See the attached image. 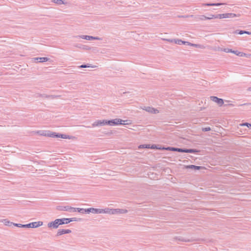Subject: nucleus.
I'll return each instance as SVG.
<instances>
[{"instance_id":"nucleus-15","label":"nucleus","mask_w":251,"mask_h":251,"mask_svg":"<svg viewBox=\"0 0 251 251\" xmlns=\"http://www.w3.org/2000/svg\"><path fill=\"white\" fill-rule=\"evenodd\" d=\"M167 150L177 151L179 152H184V148H178L175 147H168L166 149Z\"/></svg>"},{"instance_id":"nucleus-45","label":"nucleus","mask_w":251,"mask_h":251,"mask_svg":"<svg viewBox=\"0 0 251 251\" xmlns=\"http://www.w3.org/2000/svg\"><path fill=\"white\" fill-rule=\"evenodd\" d=\"M223 50H224V49H222L221 48H218V50H219V51H223Z\"/></svg>"},{"instance_id":"nucleus-38","label":"nucleus","mask_w":251,"mask_h":251,"mask_svg":"<svg viewBox=\"0 0 251 251\" xmlns=\"http://www.w3.org/2000/svg\"><path fill=\"white\" fill-rule=\"evenodd\" d=\"M202 130L203 131H209L211 130V128L210 127H203L202 128Z\"/></svg>"},{"instance_id":"nucleus-16","label":"nucleus","mask_w":251,"mask_h":251,"mask_svg":"<svg viewBox=\"0 0 251 251\" xmlns=\"http://www.w3.org/2000/svg\"><path fill=\"white\" fill-rule=\"evenodd\" d=\"M233 33L234 34H240V35H242V34H243L245 33L249 34V35L251 34V32L247 31H245V30H238V29L235 30Z\"/></svg>"},{"instance_id":"nucleus-22","label":"nucleus","mask_w":251,"mask_h":251,"mask_svg":"<svg viewBox=\"0 0 251 251\" xmlns=\"http://www.w3.org/2000/svg\"><path fill=\"white\" fill-rule=\"evenodd\" d=\"M224 4H225V3H207L204 4V5L206 6H220Z\"/></svg>"},{"instance_id":"nucleus-9","label":"nucleus","mask_w":251,"mask_h":251,"mask_svg":"<svg viewBox=\"0 0 251 251\" xmlns=\"http://www.w3.org/2000/svg\"><path fill=\"white\" fill-rule=\"evenodd\" d=\"M143 109L151 113L157 114L159 113L158 110L150 106H145Z\"/></svg>"},{"instance_id":"nucleus-48","label":"nucleus","mask_w":251,"mask_h":251,"mask_svg":"<svg viewBox=\"0 0 251 251\" xmlns=\"http://www.w3.org/2000/svg\"><path fill=\"white\" fill-rule=\"evenodd\" d=\"M193 16H193V15H190V17H193Z\"/></svg>"},{"instance_id":"nucleus-8","label":"nucleus","mask_w":251,"mask_h":251,"mask_svg":"<svg viewBox=\"0 0 251 251\" xmlns=\"http://www.w3.org/2000/svg\"><path fill=\"white\" fill-rule=\"evenodd\" d=\"M76 38H80L82 39H84L87 40H101V38L98 37H93L92 36L89 35H80V36H77L75 37Z\"/></svg>"},{"instance_id":"nucleus-42","label":"nucleus","mask_w":251,"mask_h":251,"mask_svg":"<svg viewBox=\"0 0 251 251\" xmlns=\"http://www.w3.org/2000/svg\"><path fill=\"white\" fill-rule=\"evenodd\" d=\"M226 18H230L229 16H230V13H226Z\"/></svg>"},{"instance_id":"nucleus-21","label":"nucleus","mask_w":251,"mask_h":251,"mask_svg":"<svg viewBox=\"0 0 251 251\" xmlns=\"http://www.w3.org/2000/svg\"><path fill=\"white\" fill-rule=\"evenodd\" d=\"M77 211L81 213H86V209L80 208H75V210H73V212Z\"/></svg>"},{"instance_id":"nucleus-14","label":"nucleus","mask_w":251,"mask_h":251,"mask_svg":"<svg viewBox=\"0 0 251 251\" xmlns=\"http://www.w3.org/2000/svg\"><path fill=\"white\" fill-rule=\"evenodd\" d=\"M234 54L241 57H245L246 58H251V54H247L242 52L238 51V50H235Z\"/></svg>"},{"instance_id":"nucleus-26","label":"nucleus","mask_w":251,"mask_h":251,"mask_svg":"<svg viewBox=\"0 0 251 251\" xmlns=\"http://www.w3.org/2000/svg\"><path fill=\"white\" fill-rule=\"evenodd\" d=\"M211 16H212V19H213V18L223 19L224 18L223 14H218V15H212L211 14Z\"/></svg>"},{"instance_id":"nucleus-4","label":"nucleus","mask_w":251,"mask_h":251,"mask_svg":"<svg viewBox=\"0 0 251 251\" xmlns=\"http://www.w3.org/2000/svg\"><path fill=\"white\" fill-rule=\"evenodd\" d=\"M175 43L178 45L184 44L195 47H199L200 46V45L191 43L189 42L183 41L180 39H175Z\"/></svg>"},{"instance_id":"nucleus-34","label":"nucleus","mask_w":251,"mask_h":251,"mask_svg":"<svg viewBox=\"0 0 251 251\" xmlns=\"http://www.w3.org/2000/svg\"><path fill=\"white\" fill-rule=\"evenodd\" d=\"M139 148H147V149H149L150 148V145H140L139 147Z\"/></svg>"},{"instance_id":"nucleus-17","label":"nucleus","mask_w":251,"mask_h":251,"mask_svg":"<svg viewBox=\"0 0 251 251\" xmlns=\"http://www.w3.org/2000/svg\"><path fill=\"white\" fill-rule=\"evenodd\" d=\"M185 168L186 169H191L199 170H200L201 168H202V167L195 166L194 165H190L185 166Z\"/></svg>"},{"instance_id":"nucleus-39","label":"nucleus","mask_w":251,"mask_h":251,"mask_svg":"<svg viewBox=\"0 0 251 251\" xmlns=\"http://www.w3.org/2000/svg\"><path fill=\"white\" fill-rule=\"evenodd\" d=\"M162 39L165 41H167L168 42H170V43H173V42L175 43V39H164V38Z\"/></svg>"},{"instance_id":"nucleus-30","label":"nucleus","mask_w":251,"mask_h":251,"mask_svg":"<svg viewBox=\"0 0 251 251\" xmlns=\"http://www.w3.org/2000/svg\"><path fill=\"white\" fill-rule=\"evenodd\" d=\"M80 220H81L80 219H78L77 218L74 217V218H68V222H69V223H70L71 222L78 221H80Z\"/></svg>"},{"instance_id":"nucleus-44","label":"nucleus","mask_w":251,"mask_h":251,"mask_svg":"<svg viewBox=\"0 0 251 251\" xmlns=\"http://www.w3.org/2000/svg\"><path fill=\"white\" fill-rule=\"evenodd\" d=\"M156 148V145H153L151 146V149H155Z\"/></svg>"},{"instance_id":"nucleus-2","label":"nucleus","mask_w":251,"mask_h":251,"mask_svg":"<svg viewBox=\"0 0 251 251\" xmlns=\"http://www.w3.org/2000/svg\"><path fill=\"white\" fill-rule=\"evenodd\" d=\"M48 137L53 138H61L63 139H71V136L64 134L58 133L54 132L49 131L47 134Z\"/></svg>"},{"instance_id":"nucleus-13","label":"nucleus","mask_w":251,"mask_h":251,"mask_svg":"<svg viewBox=\"0 0 251 251\" xmlns=\"http://www.w3.org/2000/svg\"><path fill=\"white\" fill-rule=\"evenodd\" d=\"M100 212H101L100 208H89L86 209V213H100Z\"/></svg>"},{"instance_id":"nucleus-37","label":"nucleus","mask_w":251,"mask_h":251,"mask_svg":"<svg viewBox=\"0 0 251 251\" xmlns=\"http://www.w3.org/2000/svg\"><path fill=\"white\" fill-rule=\"evenodd\" d=\"M90 66L89 64H83L79 66L80 68H88L90 67Z\"/></svg>"},{"instance_id":"nucleus-25","label":"nucleus","mask_w":251,"mask_h":251,"mask_svg":"<svg viewBox=\"0 0 251 251\" xmlns=\"http://www.w3.org/2000/svg\"><path fill=\"white\" fill-rule=\"evenodd\" d=\"M49 132V131H46V130H42V131H39L38 132V133L44 136H47L48 133Z\"/></svg>"},{"instance_id":"nucleus-29","label":"nucleus","mask_w":251,"mask_h":251,"mask_svg":"<svg viewBox=\"0 0 251 251\" xmlns=\"http://www.w3.org/2000/svg\"><path fill=\"white\" fill-rule=\"evenodd\" d=\"M223 51H224L225 52H231V53H233L234 54L235 50H233L231 49H229L228 48H225V49H224Z\"/></svg>"},{"instance_id":"nucleus-28","label":"nucleus","mask_w":251,"mask_h":251,"mask_svg":"<svg viewBox=\"0 0 251 251\" xmlns=\"http://www.w3.org/2000/svg\"><path fill=\"white\" fill-rule=\"evenodd\" d=\"M52 1L58 5H61L64 3L62 0H52Z\"/></svg>"},{"instance_id":"nucleus-5","label":"nucleus","mask_w":251,"mask_h":251,"mask_svg":"<svg viewBox=\"0 0 251 251\" xmlns=\"http://www.w3.org/2000/svg\"><path fill=\"white\" fill-rule=\"evenodd\" d=\"M58 219H55L54 221L49 222L48 224V227L50 228L56 229L60 225Z\"/></svg>"},{"instance_id":"nucleus-32","label":"nucleus","mask_w":251,"mask_h":251,"mask_svg":"<svg viewBox=\"0 0 251 251\" xmlns=\"http://www.w3.org/2000/svg\"><path fill=\"white\" fill-rule=\"evenodd\" d=\"M119 214H125L128 212V211L126 209H119Z\"/></svg>"},{"instance_id":"nucleus-47","label":"nucleus","mask_w":251,"mask_h":251,"mask_svg":"<svg viewBox=\"0 0 251 251\" xmlns=\"http://www.w3.org/2000/svg\"><path fill=\"white\" fill-rule=\"evenodd\" d=\"M248 90L251 91V87L248 88Z\"/></svg>"},{"instance_id":"nucleus-3","label":"nucleus","mask_w":251,"mask_h":251,"mask_svg":"<svg viewBox=\"0 0 251 251\" xmlns=\"http://www.w3.org/2000/svg\"><path fill=\"white\" fill-rule=\"evenodd\" d=\"M43 222L39 221V222H32L28 224L24 225V226H22L23 227H26V228H36L40 226H41L43 225Z\"/></svg>"},{"instance_id":"nucleus-20","label":"nucleus","mask_w":251,"mask_h":251,"mask_svg":"<svg viewBox=\"0 0 251 251\" xmlns=\"http://www.w3.org/2000/svg\"><path fill=\"white\" fill-rule=\"evenodd\" d=\"M58 220L59 221H60L59 222L60 225L67 224L69 223V222H68V218L58 219Z\"/></svg>"},{"instance_id":"nucleus-19","label":"nucleus","mask_w":251,"mask_h":251,"mask_svg":"<svg viewBox=\"0 0 251 251\" xmlns=\"http://www.w3.org/2000/svg\"><path fill=\"white\" fill-rule=\"evenodd\" d=\"M113 209H110V208H105V209H100V213H108L110 214H113Z\"/></svg>"},{"instance_id":"nucleus-18","label":"nucleus","mask_w":251,"mask_h":251,"mask_svg":"<svg viewBox=\"0 0 251 251\" xmlns=\"http://www.w3.org/2000/svg\"><path fill=\"white\" fill-rule=\"evenodd\" d=\"M200 151L196 150V149H185L184 150V152L185 153H198Z\"/></svg>"},{"instance_id":"nucleus-10","label":"nucleus","mask_w":251,"mask_h":251,"mask_svg":"<svg viewBox=\"0 0 251 251\" xmlns=\"http://www.w3.org/2000/svg\"><path fill=\"white\" fill-rule=\"evenodd\" d=\"M104 125H106V120H103L102 121L98 120L95 122L93 124L92 126H103Z\"/></svg>"},{"instance_id":"nucleus-46","label":"nucleus","mask_w":251,"mask_h":251,"mask_svg":"<svg viewBox=\"0 0 251 251\" xmlns=\"http://www.w3.org/2000/svg\"><path fill=\"white\" fill-rule=\"evenodd\" d=\"M251 105V103H244L243 104H242L241 105Z\"/></svg>"},{"instance_id":"nucleus-12","label":"nucleus","mask_w":251,"mask_h":251,"mask_svg":"<svg viewBox=\"0 0 251 251\" xmlns=\"http://www.w3.org/2000/svg\"><path fill=\"white\" fill-rule=\"evenodd\" d=\"M71 232H72V231L70 229H59L57 231V233L56 236H60V235H61L62 234H64L70 233H71Z\"/></svg>"},{"instance_id":"nucleus-33","label":"nucleus","mask_w":251,"mask_h":251,"mask_svg":"<svg viewBox=\"0 0 251 251\" xmlns=\"http://www.w3.org/2000/svg\"><path fill=\"white\" fill-rule=\"evenodd\" d=\"M241 126H246L248 127L251 128V124L248 123H244L242 124H241Z\"/></svg>"},{"instance_id":"nucleus-35","label":"nucleus","mask_w":251,"mask_h":251,"mask_svg":"<svg viewBox=\"0 0 251 251\" xmlns=\"http://www.w3.org/2000/svg\"><path fill=\"white\" fill-rule=\"evenodd\" d=\"M240 16V14H238V15H236V14H234V13H230V18H234V17H239Z\"/></svg>"},{"instance_id":"nucleus-7","label":"nucleus","mask_w":251,"mask_h":251,"mask_svg":"<svg viewBox=\"0 0 251 251\" xmlns=\"http://www.w3.org/2000/svg\"><path fill=\"white\" fill-rule=\"evenodd\" d=\"M210 100L215 102L219 106H221L224 104V100L222 99L219 98L216 96H211Z\"/></svg>"},{"instance_id":"nucleus-11","label":"nucleus","mask_w":251,"mask_h":251,"mask_svg":"<svg viewBox=\"0 0 251 251\" xmlns=\"http://www.w3.org/2000/svg\"><path fill=\"white\" fill-rule=\"evenodd\" d=\"M33 59L36 61V62H47L50 60L49 58L46 57H35L33 58Z\"/></svg>"},{"instance_id":"nucleus-36","label":"nucleus","mask_w":251,"mask_h":251,"mask_svg":"<svg viewBox=\"0 0 251 251\" xmlns=\"http://www.w3.org/2000/svg\"><path fill=\"white\" fill-rule=\"evenodd\" d=\"M112 211H113V214H119V208L113 209Z\"/></svg>"},{"instance_id":"nucleus-43","label":"nucleus","mask_w":251,"mask_h":251,"mask_svg":"<svg viewBox=\"0 0 251 251\" xmlns=\"http://www.w3.org/2000/svg\"><path fill=\"white\" fill-rule=\"evenodd\" d=\"M223 18H226V13L223 14Z\"/></svg>"},{"instance_id":"nucleus-49","label":"nucleus","mask_w":251,"mask_h":251,"mask_svg":"<svg viewBox=\"0 0 251 251\" xmlns=\"http://www.w3.org/2000/svg\"><path fill=\"white\" fill-rule=\"evenodd\" d=\"M209 18H212L211 15H210V17H208Z\"/></svg>"},{"instance_id":"nucleus-24","label":"nucleus","mask_w":251,"mask_h":251,"mask_svg":"<svg viewBox=\"0 0 251 251\" xmlns=\"http://www.w3.org/2000/svg\"><path fill=\"white\" fill-rule=\"evenodd\" d=\"M175 239L176 240H179L180 241L185 242H190V240L185 239V238H183L182 237H180V236H179V237H176L175 238Z\"/></svg>"},{"instance_id":"nucleus-31","label":"nucleus","mask_w":251,"mask_h":251,"mask_svg":"<svg viewBox=\"0 0 251 251\" xmlns=\"http://www.w3.org/2000/svg\"><path fill=\"white\" fill-rule=\"evenodd\" d=\"M60 97V95H49V96L48 97V98L53 99L59 98Z\"/></svg>"},{"instance_id":"nucleus-27","label":"nucleus","mask_w":251,"mask_h":251,"mask_svg":"<svg viewBox=\"0 0 251 251\" xmlns=\"http://www.w3.org/2000/svg\"><path fill=\"white\" fill-rule=\"evenodd\" d=\"M4 224L5 226H10L12 225H13L14 223L10 222L9 221H7V220H4Z\"/></svg>"},{"instance_id":"nucleus-41","label":"nucleus","mask_w":251,"mask_h":251,"mask_svg":"<svg viewBox=\"0 0 251 251\" xmlns=\"http://www.w3.org/2000/svg\"><path fill=\"white\" fill-rule=\"evenodd\" d=\"M39 96H40V97H41L42 98H48V97L49 96V95L45 94H40Z\"/></svg>"},{"instance_id":"nucleus-1","label":"nucleus","mask_w":251,"mask_h":251,"mask_svg":"<svg viewBox=\"0 0 251 251\" xmlns=\"http://www.w3.org/2000/svg\"><path fill=\"white\" fill-rule=\"evenodd\" d=\"M127 120H123L121 119H115L110 120H106V125H109L111 126H116L118 125H126L128 124L127 123Z\"/></svg>"},{"instance_id":"nucleus-40","label":"nucleus","mask_w":251,"mask_h":251,"mask_svg":"<svg viewBox=\"0 0 251 251\" xmlns=\"http://www.w3.org/2000/svg\"><path fill=\"white\" fill-rule=\"evenodd\" d=\"M13 225L16 226H18L19 227H23L22 226H24V225L20 224H15L14 223Z\"/></svg>"},{"instance_id":"nucleus-23","label":"nucleus","mask_w":251,"mask_h":251,"mask_svg":"<svg viewBox=\"0 0 251 251\" xmlns=\"http://www.w3.org/2000/svg\"><path fill=\"white\" fill-rule=\"evenodd\" d=\"M197 18L199 20H201V21L212 19V18H209L204 15L199 16Z\"/></svg>"},{"instance_id":"nucleus-6","label":"nucleus","mask_w":251,"mask_h":251,"mask_svg":"<svg viewBox=\"0 0 251 251\" xmlns=\"http://www.w3.org/2000/svg\"><path fill=\"white\" fill-rule=\"evenodd\" d=\"M56 209L60 211H69V212H73V210H75V207H73L70 206H58L56 207Z\"/></svg>"}]
</instances>
